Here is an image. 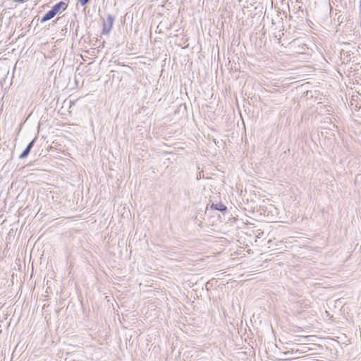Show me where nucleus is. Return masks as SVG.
I'll return each instance as SVG.
<instances>
[{
  "instance_id": "obj_3",
  "label": "nucleus",
  "mask_w": 361,
  "mask_h": 361,
  "mask_svg": "<svg viewBox=\"0 0 361 361\" xmlns=\"http://www.w3.org/2000/svg\"><path fill=\"white\" fill-rule=\"evenodd\" d=\"M68 7V4L63 1H60L59 3H57L56 4H55L52 8H51V10H54V14L56 15L59 11L60 10H66Z\"/></svg>"
},
{
  "instance_id": "obj_2",
  "label": "nucleus",
  "mask_w": 361,
  "mask_h": 361,
  "mask_svg": "<svg viewBox=\"0 0 361 361\" xmlns=\"http://www.w3.org/2000/svg\"><path fill=\"white\" fill-rule=\"evenodd\" d=\"M37 140V136H35V138L27 145L24 151L20 154L19 159H23L28 156Z\"/></svg>"
},
{
  "instance_id": "obj_5",
  "label": "nucleus",
  "mask_w": 361,
  "mask_h": 361,
  "mask_svg": "<svg viewBox=\"0 0 361 361\" xmlns=\"http://www.w3.org/2000/svg\"><path fill=\"white\" fill-rule=\"evenodd\" d=\"M211 209H214V210H218L220 212H225L227 209L226 207L224 204H223L222 203H216V204L212 203L211 204Z\"/></svg>"
},
{
  "instance_id": "obj_1",
  "label": "nucleus",
  "mask_w": 361,
  "mask_h": 361,
  "mask_svg": "<svg viewBox=\"0 0 361 361\" xmlns=\"http://www.w3.org/2000/svg\"><path fill=\"white\" fill-rule=\"evenodd\" d=\"M114 20L115 18L114 16L111 14L107 15L106 20L103 22V35H108L109 33L112 28Z\"/></svg>"
},
{
  "instance_id": "obj_6",
  "label": "nucleus",
  "mask_w": 361,
  "mask_h": 361,
  "mask_svg": "<svg viewBox=\"0 0 361 361\" xmlns=\"http://www.w3.org/2000/svg\"><path fill=\"white\" fill-rule=\"evenodd\" d=\"M78 1L80 3L81 6H85L89 2L90 0H78Z\"/></svg>"
},
{
  "instance_id": "obj_7",
  "label": "nucleus",
  "mask_w": 361,
  "mask_h": 361,
  "mask_svg": "<svg viewBox=\"0 0 361 361\" xmlns=\"http://www.w3.org/2000/svg\"><path fill=\"white\" fill-rule=\"evenodd\" d=\"M25 0H13V1L15 2H18V3H22L23 1H25Z\"/></svg>"
},
{
  "instance_id": "obj_4",
  "label": "nucleus",
  "mask_w": 361,
  "mask_h": 361,
  "mask_svg": "<svg viewBox=\"0 0 361 361\" xmlns=\"http://www.w3.org/2000/svg\"><path fill=\"white\" fill-rule=\"evenodd\" d=\"M56 15L54 14V10H50L45 13V15L42 18L40 22L42 23L53 18Z\"/></svg>"
}]
</instances>
